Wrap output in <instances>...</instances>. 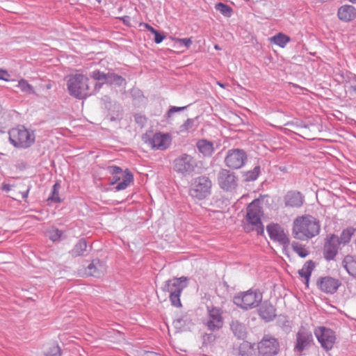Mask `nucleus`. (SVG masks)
Listing matches in <instances>:
<instances>
[{"instance_id":"f257e3e1","label":"nucleus","mask_w":356,"mask_h":356,"mask_svg":"<svg viewBox=\"0 0 356 356\" xmlns=\"http://www.w3.org/2000/svg\"><path fill=\"white\" fill-rule=\"evenodd\" d=\"M320 221L311 215H303L296 218L293 222V236L300 241H307L319 234Z\"/></svg>"},{"instance_id":"f03ea898","label":"nucleus","mask_w":356,"mask_h":356,"mask_svg":"<svg viewBox=\"0 0 356 356\" xmlns=\"http://www.w3.org/2000/svg\"><path fill=\"white\" fill-rule=\"evenodd\" d=\"M264 212L259 200H254L246 208L244 229L247 232L255 230L258 234H264V227L261 222Z\"/></svg>"},{"instance_id":"7ed1b4c3","label":"nucleus","mask_w":356,"mask_h":356,"mask_svg":"<svg viewBox=\"0 0 356 356\" xmlns=\"http://www.w3.org/2000/svg\"><path fill=\"white\" fill-rule=\"evenodd\" d=\"M188 279L185 276L175 277L165 282L162 290L170 293L169 298L172 306L181 307L180 296L183 290L188 286Z\"/></svg>"},{"instance_id":"20e7f679","label":"nucleus","mask_w":356,"mask_h":356,"mask_svg":"<svg viewBox=\"0 0 356 356\" xmlns=\"http://www.w3.org/2000/svg\"><path fill=\"white\" fill-rule=\"evenodd\" d=\"M263 295L257 289H250L236 293L233 298L234 303L244 310L257 307L262 302Z\"/></svg>"},{"instance_id":"39448f33","label":"nucleus","mask_w":356,"mask_h":356,"mask_svg":"<svg viewBox=\"0 0 356 356\" xmlns=\"http://www.w3.org/2000/svg\"><path fill=\"white\" fill-rule=\"evenodd\" d=\"M89 79L80 74L70 76L67 81V86L69 93L78 99H85L92 95L88 86Z\"/></svg>"},{"instance_id":"423d86ee","label":"nucleus","mask_w":356,"mask_h":356,"mask_svg":"<svg viewBox=\"0 0 356 356\" xmlns=\"http://www.w3.org/2000/svg\"><path fill=\"white\" fill-rule=\"evenodd\" d=\"M9 140L15 147L26 149L33 144L35 135L24 126H21L9 131Z\"/></svg>"},{"instance_id":"0eeeda50","label":"nucleus","mask_w":356,"mask_h":356,"mask_svg":"<svg viewBox=\"0 0 356 356\" xmlns=\"http://www.w3.org/2000/svg\"><path fill=\"white\" fill-rule=\"evenodd\" d=\"M211 181L206 176H200L194 179L189 193L198 200L206 198L211 193Z\"/></svg>"},{"instance_id":"6e6552de","label":"nucleus","mask_w":356,"mask_h":356,"mask_svg":"<svg viewBox=\"0 0 356 356\" xmlns=\"http://www.w3.org/2000/svg\"><path fill=\"white\" fill-rule=\"evenodd\" d=\"M248 156L243 149H231L227 152L225 163L229 168L240 169L245 165Z\"/></svg>"},{"instance_id":"1a4fd4ad","label":"nucleus","mask_w":356,"mask_h":356,"mask_svg":"<svg viewBox=\"0 0 356 356\" xmlns=\"http://www.w3.org/2000/svg\"><path fill=\"white\" fill-rule=\"evenodd\" d=\"M314 334L322 348L330 350L336 342L335 332L324 326L318 327L314 330Z\"/></svg>"},{"instance_id":"9d476101","label":"nucleus","mask_w":356,"mask_h":356,"mask_svg":"<svg viewBox=\"0 0 356 356\" xmlns=\"http://www.w3.org/2000/svg\"><path fill=\"white\" fill-rule=\"evenodd\" d=\"M238 177L235 172L227 169H221L218 174V182L220 188L232 191L238 186Z\"/></svg>"},{"instance_id":"9b49d317","label":"nucleus","mask_w":356,"mask_h":356,"mask_svg":"<svg viewBox=\"0 0 356 356\" xmlns=\"http://www.w3.org/2000/svg\"><path fill=\"white\" fill-rule=\"evenodd\" d=\"M279 350V342L272 337H264L258 344V356H275Z\"/></svg>"},{"instance_id":"f8f14e48","label":"nucleus","mask_w":356,"mask_h":356,"mask_svg":"<svg viewBox=\"0 0 356 356\" xmlns=\"http://www.w3.org/2000/svg\"><path fill=\"white\" fill-rule=\"evenodd\" d=\"M196 167V162L193 156L183 154L174 161V169L176 172L185 175L193 172Z\"/></svg>"},{"instance_id":"ddd939ff","label":"nucleus","mask_w":356,"mask_h":356,"mask_svg":"<svg viewBox=\"0 0 356 356\" xmlns=\"http://www.w3.org/2000/svg\"><path fill=\"white\" fill-rule=\"evenodd\" d=\"M204 325L211 332L220 330L223 325V318L220 309L216 307H208V315Z\"/></svg>"},{"instance_id":"4468645a","label":"nucleus","mask_w":356,"mask_h":356,"mask_svg":"<svg viewBox=\"0 0 356 356\" xmlns=\"http://www.w3.org/2000/svg\"><path fill=\"white\" fill-rule=\"evenodd\" d=\"M313 342V335L312 332L304 327H301L296 334V343L295 350L302 353L304 350L309 348Z\"/></svg>"},{"instance_id":"2eb2a0df","label":"nucleus","mask_w":356,"mask_h":356,"mask_svg":"<svg viewBox=\"0 0 356 356\" xmlns=\"http://www.w3.org/2000/svg\"><path fill=\"white\" fill-rule=\"evenodd\" d=\"M266 230L271 240L277 241L284 246L289 244V238L280 225L277 223L269 224Z\"/></svg>"},{"instance_id":"dca6fc26","label":"nucleus","mask_w":356,"mask_h":356,"mask_svg":"<svg viewBox=\"0 0 356 356\" xmlns=\"http://www.w3.org/2000/svg\"><path fill=\"white\" fill-rule=\"evenodd\" d=\"M171 137L169 134L156 133L148 140L149 145L152 149L165 150L171 144Z\"/></svg>"},{"instance_id":"f3484780","label":"nucleus","mask_w":356,"mask_h":356,"mask_svg":"<svg viewBox=\"0 0 356 356\" xmlns=\"http://www.w3.org/2000/svg\"><path fill=\"white\" fill-rule=\"evenodd\" d=\"M338 236L332 234L325 242L323 247L324 257L330 261L334 259L339 246Z\"/></svg>"},{"instance_id":"a211bd4d","label":"nucleus","mask_w":356,"mask_h":356,"mask_svg":"<svg viewBox=\"0 0 356 356\" xmlns=\"http://www.w3.org/2000/svg\"><path fill=\"white\" fill-rule=\"evenodd\" d=\"M286 207L300 208L305 202V196L298 191H289L284 196Z\"/></svg>"},{"instance_id":"6ab92c4d","label":"nucleus","mask_w":356,"mask_h":356,"mask_svg":"<svg viewBox=\"0 0 356 356\" xmlns=\"http://www.w3.org/2000/svg\"><path fill=\"white\" fill-rule=\"evenodd\" d=\"M340 284L339 280L331 277H322L318 282V286L322 291L331 294L337 291Z\"/></svg>"},{"instance_id":"aec40b11","label":"nucleus","mask_w":356,"mask_h":356,"mask_svg":"<svg viewBox=\"0 0 356 356\" xmlns=\"http://www.w3.org/2000/svg\"><path fill=\"white\" fill-rule=\"evenodd\" d=\"M258 312L259 316L266 322L273 321L276 316V309L269 301L261 302Z\"/></svg>"},{"instance_id":"412c9836","label":"nucleus","mask_w":356,"mask_h":356,"mask_svg":"<svg viewBox=\"0 0 356 356\" xmlns=\"http://www.w3.org/2000/svg\"><path fill=\"white\" fill-rule=\"evenodd\" d=\"M338 17L343 22H350L356 18V9L350 5H343L338 9Z\"/></svg>"},{"instance_id":"4be33fe9","label":"nucleus","mask_w":356,"mask_h":356,"mask_svg":"<svg viewBox=\"0 0 356 356\" xmlns=\"http://www.w3.org/2000/svg\"><path fill=\"white\" fill-rule=\"evenodd\" d=\"M104 266L99 259L93 260L86 269V274L95 277H101L104 273Z\"/></svg>"},{"instance_id":"5701e85b","label":"nucleus","mask_w":356,"mask_h":356,"mask_svg":"<svg viewBox=\"0 0 356 356\" xmlns=\"http://www.w3.org/2000/svg\"><path fill=\"white\" fill-rule=\"evenodd\" d=\"M314 268V262L312 260H309L306 261L302 268L298 270L299 275L305 280L307 286H309V278Z\"/></svg>"},{"instance_id":"b1692460","label":"nucleus","mask_w":356,"mask_h":356,"mask_svg":"<svg viewBox=\"0 0 356 356\" xmlns=\"http://www.w3.org/2000/svg\"><path fill=\"white\" fill-rule=\"evenodd\" d=\"M197 147L198 150L206 156H211L214 151L213 143L207 140H200L197 143Z\"/></svg>"},{"instance_id":"393cba45","label":"nucleus","mask_w":356,"mask_h":356,"mask_svg":"<svg viewBox=\"0 0 356 356\" xmlns=\"http://www.w3.org/2000/svg\"><path fill=\"white\" fill-rule=\"evenodd\" d=\"M230 326L234 334L238 339H243L246 337V327L244 324L237 320H233Z\"/></svg>"},{"instance_id":"a878e982","label":"nucleus","mask_w":356,"mask_h":356,"mask_svg":"<svg viewBox=\"0 0 356 356\" xmlns=\"http://www.w3.org/2000/svg\"><path fill=\"white\" fill-rule=\"evenodd\" d=\"M343 266L348 274L356 277V260L352 256H346L343 261Z\"/></svg>"},{"instance_id":"bb28decb","label":"nucleus","mask_w":356,"mask_h":356,"mask_svg":"<svg viewBox=\"0 0 356 356\" xmlns=\"http://www.w3.org/2000/svg\"><path fill=\"white\" fill-rule=\"evenodd\" d=\"M134 181V176L131 172L127 170L123 176V180L115 186V191H120L127 188Z\"/></svg>"},{"instance_id":"cd10ccee","label":"nucleus","mask_w":356,"mask_h":356,"mask_svg":"<svg viewBox=\"0 0 356 356\" xmlns=\"http://www.w3.org/2000/svg\"><path fill=\"white\" fill-rule=\"evenodd\" d=\"M197 127L196 118H188L179 127L180 133L193 132Z\"/></svg>"},{"instance_id":"c85d7f7f","label":"nucleus","mask_w":356,"mask_h":356,"mask_svg":"<svg viewBox=\"0 0 356 356\" xmlns=\"http://www.w3.org/2000/svg\"><path fill=\"white\" fill-rule=\"evenodd\" d=\"M87 243L85 238H81L70 251L72 257H79L86 250Z\"/></svg>"},{"instance_id":"c756f323","label":"nucleus","mask_w":356,"mask_h":356,"mask_svg":"<svg viewBox=\"0 0 356 356\" xmlns=\"http://www.w3.org/2000/svg\"><path fill=\"white\" fill-rule=\"evenodd\" d=\"M290 40L289 36L282 33H279L270 38L272 42L282 48L285 47Z\"/></svg>"},{"instance_id":"7c9ffc66","label":"nucleus","mask_w":356,"mask_h":356,"mask_svg":"<svg viewBox=\"0 0 356 356\" xmlns=\"http://www.w3.org/2000/svg\"><path fill=\"white\" fill-rule=\"evenodd\" d=\"M106 83L112 85L115 84L118 86H121L125 85L126 81L122 76L114 74V73H107V78Z\"/></svg>"},{"instance_id":"2f4dec72","label":"nucleus","mask_w":356,"mask_h":356,"mask_svg":"<svg viewBox=\"0 0 356 356\" xmlns=\"http://www.w3.org/2000/svg\"><path fill=\"white\" fill-rule=\"evenodd\" d=\"M173 324L177 329L185 330L189 328L191 324V320L187 315H184L174 321Z\"/></svg>"},{"instance_id":"473e14b6","label":"nucleus","mask_w":356,"mask_h":356,"mask_svg":"<svg viewBox=\"0 0 356 356\" xmlns=\"http://www.w3.org/2000/svg\"><path fill=\"white\" fill-rule=\"evenodd\" d=\"M90 76L91 78H92L95 80L102 81V83H96L95 84V90H99L101 88L102 85L103 83H106L107 74H106L104 72H100L99 70H95L90 73Z\"/></svg>"},{"instance_id":"72a5a7b5","label":"nucleus","mask_w":356,"mask_h":356,"mask_svg":"<svg viewBox=\"0 0 356 356\" xmlns=\"http://www.w3.org/2000/svg\"><path fill=\"white\" fill-rule=\"evenodd\" d=\"M355 229L353 227H348L342 231L340 236H338L339 243L346 244L350 242L352 236L354 234Z\"/></svg>"},{"instance_id":"f704fd0d","label":"nucleus","mask_w":356,"mask_h":356,"mask_svg":"<svg viewBox=\"0 0 356 356\" xmlns=\"http://www.w3.org/2000/svg\"><path fill=\"white\" fill-rule=\"evenodd\" d=\"M60 188V184L58 182H56L53 185L51 192L47 199L48 201H51L55 203H60L61 202V199L59 197Z\"/></svg>"},{"instance_id":"c9c22d12","label":"nucleus","mask_w":356,"mask_h":356,"mask_svg":"<svg viewBox=\"0 0 356 356\" xmlns=\"http://www.w3.org/2000/svg\"><path fill=\"white\" fill-rule=\"evenodd\" d=\"M17 87L26 94L31 95L35 93L33 87L24 79H21L18 81Z\"/></svg>"},{"instance_id":"e433bc0d","label":"nucleus","mask_w":356,"mask_h":356,"mask_svg":"<svg viewBox=\"0 0 356 356\" xmlns=\"http://www.w3.org/2000/svg\"><path fill=\"white\" fill-rule=\"evenodd\" d=\"M291 248L301 258H305L309 254V252L305 246L298 242L293 241L291 243Z\"/></svg>"},{"instance_id":"4c0bfd02","label":"nucleus","mask_w":356,"mask_h":356,"mask_svg":"<svg viewBox=\"0 0 356 356\" xmlns=\"http://www.w3.org/2000/svg\"><path fill=\"white\" fill-rule=\"evenodd\" d=\"M215 8L218 11H219L225 17H230L232 13V8L230 6L221 2L216 4Z\"/></svg>"},{"instance_id":"58836bf2","label":"nucleus","mask_w":356,"mask_h":356,"mask_svg":"<svg viewBox=\"0 0 356 356\" xmlns=\"http://www.w3.org/2000/svg\"><path fill=\"white\" fill-rule=\"evenodd\" d=\"M259 173H260V166L257 165L254 168L253 170L248 171L245 173V180L248 181H254L259 177Z\"/></svg>"},{"instance_id":"ea45409f","label":"nucleus","mask_w":356,"mask_h":356,"mask_svg":"<svg viewBox=\"0 0 356 356\" xmlns=\"http://www.w3.org/2000/svg\"><path fill=\"white\" fill-rule=\"evenodd\" d=\"M239 356H250V346L248 343L243 342L238 348Z\"/></svg>"},{"instance_id":"a19ab883","label":"nucleus","mask_w":356,"mask_h":356,"mask_svg":"<svg viewBox=\"0 0 356 356\" xmlns=\"http://www.w3.org/2000/svg\"><path fill=\"white\" fill-rule=\"evenodd\" d=\"M46 356H61V350L58 345H53L47 352Z\"/></svg>"},{"instance_id":"79ce46f5","label":"nucleus","mask_w":356,"mask_h":356,"mask_svg":"<svg viewBox=\"0 0 356 356\" xmlns=\"http://www.w3.org/2000/svg\"><path fill=\"white\" fill-rule=\"evenodd\" d=\"M63 235V232L61 230H59L58 229H55L51 230L49 232V238L52 241H56L60 240Z\"/></svg>"},{"instance_id":"37998d69","label":"nucleus","mask_w":356,"mask_h":356,"mask_svg":"<svg viewBox=\"0 0 356 356\" xmlns=\"http://www.w3.org/2000/svg\"><path fill=\"white\" fill-rule=\"evenodd\" d=\"M186 108V106H171L167 113L168 118H170L175 113L182 111Z\"/></svg>"},{"instance_id":"c03bdc74","label":"nucleus","mask_w":356,"mask_h":356,"mask_svg":"<svg viewBox=\"0 0 356 356\" xmlns=\"http://www.w3.org/2000/svg\"><path fill=\"white\" fill-rule=\"evenodd\" d=\"M216 337L213 334H204L202 336V340L204 344H208L215 341Z\"/></svg>"},{"instance_id":"a18cd8bd","label":"nucleus","mask_w":356,"mask_h":356,"mask_svg":"<svg viewBox=\"0 0 356 356\" xmlns=\"http://www.w3.org/2000/svg\"><path fill=\"white\" fill-rule=\"evenodd\" d=\"M177 42L181 45H184L187 48H188L192 44V42H193L191 38H179V39H177Z\"/></svg>"},{"instance_id":"49530a36","label":"nucleus","mask_w":356,"mask_h":356,"mask_svg":"<svg viewBox=\"0 0 356 356\" xmlns=\"http://www.w3.org/2000/svg\"><path fill=\"white\" fill-rule=\"evenodd\" d=\"M108 170L112 175H116L122 172V168L115 165L109 166Z\"/></svg>"},{"instance_id":"de8ad7c7","label":"nucleus","mask_w":356,"mask_h":356,"mask_svg":"<svg viewBox=\"0 0 356 356\" xmlns=\"http://www.w3.org/2000/svg\"><path fill=\"white\" fill-rule=\"evenodd\" d=\"M154 42L156 44L161 43L163 39L165 38V35L161 33H159L158 31H156L154 33Z\"/></svg>"},{"instance_id":"09e8293b","label":"nucleus","mask_w":356,"mask_h":356,"mask_svg":"<svg viewBox=\"0 0 356 356\" xmlns=\"http://www.w3.org/2000/svg\"><path fill=\"white\" fill-rule=\"evenodd\" d=\"M8 76V72L6 70L0 69V80L8 81V79L6 77Z\"/></svg>"},{"instance_id":"8fccbe9b","label":"nucleus","mask_w":356,"mask_h":356,"mask_svg":"<svg viewBox=\"0 0 356 356\" xmlns=\"http://www.w3.org/2000/svg\"><path fill=\"white\" fill-rule=\"evenodd\" d=\"M141 25H143L147 31H149V32H151L152 33H154L156 30L152 27L151 25H149V24H147V23H144V24H141Z\"/></svg>"},{"instance_id":"3c124183","label":"nucleus","mask_w":356,"mask_h":356,"mask_svg":"<svg viewBox=\"0 0 356 356\" xmlns=\"http://www.w3.org/2000/svg\"><path fill=\"white\" fill-rule=\"evenodd\" d=\"M120 177H119L118 175H113L111 181V184L113 185L116 184L118 181H120Z\"/></svg>"},{"instance_id":"603ef678","label":"nucleus","mask_w":356,"mask_h":356,"mask_svg":"<svg viewBox=\"0 0 356 356\" xmlns=\"http://www.w3.org/2000/svg\"><path fill=\"white\" fill-rule=\"evenodd\" d=\"M350 91L351 95L356 97V84H352L350 86Z\"/></svg>"},{"instance_id":"864d4df0","label":"nucleus","mask_w":356,"mask_h":356,"mask_svg":"<svg viewBox=\"0 0 356 356\" xmlns=\"http://www.w3.org/2000/svg\"><path fill=\"white\" fill-rule=\"evenodd\" d=\"M29 193V189H27L26 191L22 192V197L24 200L26 199L28 197Z\"/></svg>"},{"instance_id":"5fc2aeb1","label":"nucleus","mask_w":356,"mask_h":356,"mask_svg":"<svg viewBox=\"0 0 356 356\" xmlns=\"http://www.w3.org/2000/svg\"><path fill=\"white\" fill-rule=\"evenodd\" d=\"M349 81H354L356 82V74H350V76L349 77Z\"/></svg>"},{"instance_id":"6e6d98bb","label":"nucleus","mask_w":356,"mask_h":356,"mask_svg":"<svg viewBox=\"0 0 356 356\" xmlns=\"http://www.w3.org/2000/svg\"><path fill=\"white\" fill-rule=\"evenodd\" d=\"M11 186L9 184H6L3 186V189L6 191H8L10 190Z\"/></svg>"},{"instance_id":"4d7b16f0","label":"nucleus","mask_w":356,"mask_h":356,"mask_svg":"<svg viewBox=\"0 0 356 356\" xmlns=\"http://www.w3.org/2000/svg\"><path fill=\"white\" fill-rule=\"evenodd\" d=\"M218 86H220L221 88H225V85H224V84H222V83H220V82H218Z\"/></svg>"},{"instance_id":"13d9d810","label":"nucleus","mask_w":356,"mask_h":356,"mask_svg":"<svg viewBox=\"0 0 356 356\" xmlns=\"http://www.w3.org/2000/svg\"><path fill=\"white\" fill-rule=\"evenodd\" d=\"M214 48H215L216 49H218H218H220V48L219 47V46H218V44L215 45Z\"/></svg>"},{"instance_id":"bf43d9fd","label":"nucleus","mask_w":356,"mask_h":356,"mask_svg":"<svg viewBox=\"0 0 356 356\" xmlns=\"http://www.w3.org/2000/svg\"><path fill=\"white\" fill-rule=\"evenodd\" d=\"M349 1H350L351 3H356V0H349Z\"/></svg>"},{"instance_id":"052dcab7","label":"nucleus","mask_w":356,"mask_h":356,"mask_svg":"<svg viewBox=\"0 0 356 356\" xmlns=\"http://www.w3.org/2000/svg\"><path fill=\"white\" fill-rule=\"evenodd\" d=\"M47 88L48 89L51 88V85H47Z\"/></svg>"}]
</instances>
